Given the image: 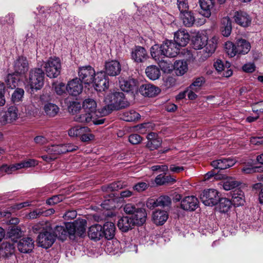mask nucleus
<instances>
[{"label": "nucleus", "instance_id": "aec40b11", "mask_svg": "<svg viewBox=\"0 0 263 263\" xmlns=\"http://www.w3.org/2000/svg\"><path fill=\"white\" fill-rule=\"evenodd\" d=\"M105 73L110 76H117L121 71V66L117 61H111L105 63Z\"/></svg>", "mask_w": 263, "mask_h": 263}, {"label": "nucleus", "instance_id": "f3484780", "mask_svg": "<svg viewBox=\"0 0 263 263\" xmlns=\"http://www.w3.org/2000/svg\"><path fill=\"white\" fill-rule=\"evenodd\" d=\"M139 90L142 95L147 97H155L161 91L159 87L149 83L142 84Z\"/></svg>", "mask_w": 263, "mask_h": 263}, {"label": "nucleus", "instance_id": "5701e85b", "mask_svg": "<svg viewBox=\"0 0 263 263\" xmlns=\"http://www.w3.org/2000/svg\"><path fill=\"white\" fill-rule=\"evenodd\" d=\"M199 4L201 7L200 13L204 17H209L214 7V0H199Z\"/></svg>", "mask_w": 263, "mask_h": 263}, {"label": "nucleus", "instance_id": "412c9836", "mask_svg": "<svg viewBox=\"0 0 263 263\" xmlns=\"http://www.w3.org/2000/svg\"><path fill=\"white\" fill-rule=\"evenodd\" d=\"M236 163V160L231 158L218 159L213 161L211 165L216 169L224 170L233 166Z\"/></svg>", "mask_w": 263, "mask_h": 263}, {"label": "nucleus", "instance_id": "a19ab883", "mask_svg": "<svg viewBox=\"0 0 263 263\" xmlns=\"http://www.w3.org/2000/svg\"><path fill=\"white\" fill-rule=\"evenodd\" d=\"M140 117L135 110H130L124 112L121 115V119L127 122H133L140 119Z\"/></svg>", "mask_w": 263, "mask_h": 263}, {"label": "nucleus", "instance_id": "9d476101", "mask_svg": "<svg viewBox=\"0 0 263 263\" xmlns=\"http://www.w3.org/2000/svg\"><path fill=\"white\" fill-rule=\"evenodd\" d=\"M148 58V53L143 47L136 46L131 51V58L136 63H142Z\"/></svg>", "mask_w": 263, "mask_h": 263}, {"label": "nucleus", "instance_id": "4d7b16f0", "mask_svg": "<svg viewBox=\"0 0 263 263\" xmlns=\"http://www.w3.org/2000/svg\"><path fill=\"white\" fill-rule=\"evenodd\" d=\"M205 82L204 78L202 77L196 78L195 81L190 85V89L197 91Z\"/></svg>", "mask_w": 263, "mask_h": 263}, {"label": "nucleus", "instance_id": "7c9ffc66", "mask_svg": "<svg viewBox=\"0 0 263 263\" xmlns=\"http://www.w3.org/2000/svg\"><path fill=\"white\" fill-rule=\"evenodd\" d=\"M43 110L46 116L52 118L57 116L60 111V108L56 104L50 103H46L43 106Z\"/></svg>", "mask_w": 263, "mask_h": 263}, {"label": "nucleus", "instance_id": "9b49d317", "mask_svg": "<svg viewBox=\"0 0 263 263\" xmlns=\"http://www.w3.org/2000/svg\"><path fill=\"white\" fill-rule=\"evenodd\" d=\"M29 69V63L27 58L23 56L18 57L13 63L14 72L18 74H25Z\"/></svg>", "mask_w": 263, "mask_h": 263}, {"label": "nucleus", "instance_id": "4be33fe9", "mask_svg": "<svg viewBox=\"0 0 263 263\" xmlns=\"http://www.w3.org/2000/svg\"><path fill=\"white\" fill-rule=\"evenodd\" d=\"M119 84L121 89L125 92L133 91L137 88V81L134 79H121Z\"/></svg>", "mask_w": 263, "mask_h": 263}, {"label": "nucleus", "instance_id": "e2e57ef3", "mask_svg": "<svg viewBox=\"0 0 263 263\" xmlns=\"http://www.w3.org/2000/svg\"><path fill=\"white\" fill-rule=\"evenodd\" d=\"M60 151V145H52L47 147L46 149V152L52 155L61 154Z\"/></svg>", "mask_w": 263, "mask_h": 263}, {"label": "nucleus", "instance_id": "338daca9", "mask_svg": "<svg viewBox=\"0 0 263 263\" xmlns=\"http://www.w3.org/2000/svg\"><path fill=\"white\" fill-rule=\"evenodd\" d=\"M149 186V184L143 182H140L136 183L134 186V190L141 192L146 190Z\"/></svg>", "mask_w": 263, "mask_h": 263}, {"label": "nucleus", "instance_id": "f704fd0d", "mask_svg": "<svg viewBox=\"0 0 263 263\" xmlns=\"http://www.w3.org/2000/svg\"><path fill=\"white\" fill-rule=\"evenodd\" d=\"M232 28V21L230 18L228 16L224 17L222 20V34L224 36L228 37L231 33Z\"/></svg>", "mask_w": 263, "mask_h": 263}, {"label": "nucleus", "instance_id": "58836bf2", "mask_svg": "<svg viewBox=\"0 0 263 263\" xmlns=\"http://www.w3.org/2000/svg\"><path fill=\"white\" fill-rule=\"evenodd\" d=\"M21 112L24 116L34 117L37 113L36 108L32 103L23 105L21 107Z\"/></svg>", "mask_w": 263, "mask_h": 263}, {"label": "nucleus", "instance_id": "2f4dec72", "mask_svg": "<svg viewBox=\"0 0 263 263\" xmlns=\"http://www.w3.org/2000/svg\"><path fill=\"white\" fill-rule=\"evenodd\" d=\"M237 47V54H245L247 53L250 50L251 45L249 42L245 39H240L238 40L236 43Z\"/></svg>", "mask_w": 263, "mask_h": 263}, {"label": "nucleus", "instance_id": "2eb2a0df", "mask_svg": "<svg viewBox=\"0 0 263 263\" xmlns=\"http://www.w3.org/2000/svg\"><path fill=\"white\" fill-rule=\"evenodd\" d=\"M146 146L151 151L158 149L162 144V140L157 133L151 132L147 136Z\"/></svg>", "mask_w": 263, "mask_h": 263}, {"label": "nucleus", "instance_id": "09e8293b", "mask_svg": "<svg viewBox=\"0 0 263 263\" xmlns=\"http://www.w3.org/2000/svg\"><path fill=\"white\" fill-rule=\"evenodd\" d=\"M224 50L226 53L231 57H234L237 54L236 45H235L232 42L228 41L224 44Z\"/></svg>", "mask_w": 263, "mask_h": 263}, {"label": "nucleus", "instance_id": "bb28decb", "mask_svg": "<svg viewBox=\"0 0 263 263\" xmlns=\"http://www.w3.org/2000/svg\"><path fill=\"white\" fill-rule=\"evenodd\" d=\"M135 225L130 216H124L120 218L117 226L122 232H127Z\"/></svg>", "mask_w": 263, "mask_h": 263}, {"label": "nucleus", "instance_id": "4c0bfd02", "mask_svg": "<svg viewBox=\"0 0 263 263\" xmlns=\"http://www.w3.org/2000/svg\"><path fill=\"white\" fill-rule=\"evenodd\" d=\"M155 181L157 184L161 185L173 184L176 182V180L171 175L166 176L165 175L160 174L156 177Z\"/></svg>", "mask_w": 263, "mask_h": 263}, {"label": "nucleus", "instance_id": "39448f33", "mask_svg": "<svg viewBox=\"0 0 263 263\" xmlns=\"http://www.w3.org/2000/svg\"><path fill=\"white\" fill-rule=\"evenodd\" d=\"M218 192L215 189L204 190L200 196L202 203L208 206H213L217 204L219 200Z\"/></svg>", "mask_w": 263, "mask_h": 263}, {"label": "nucleus", "instance_id": "cd10ccee", "mask_svg": "<svg viewBox=\"0 0 263 263\" xmlns=\"http://www.w3.org/2000/svg\"><path fill=\"white\" fill-rule=\"evenodd\" d=\"M151 55L156 61H160L165 57V52L162 47V44H155L151 48Z\"/></svg>", "mask_w": 263, "mask_h": 263}, {"label": "nucleus", "instance_id": "f8f14e48", "mask_svg": "<svg viewBox=\"0 0 263 263\" xmlns=\"http://www.w3.org/2000/svg\"><path fill=\"white\" fill-rule=\"evenodd\" d=\"M83 88L82 82L77 78L69 81L66 86V89L69 95L74 96L81 93Z\"/></svg>", "mask_w": 263, "mask_h": 263}, {"label": "nucleus", "instance_id": "20e7f679", "mask_svg": "<svg viewBox=\"0 0 263 263\" xmlns=\"http://www.w3.org/2000/svg\"><path fill=\"white\" fill-rule=\"evenodd\" d=\"M79 79L85 84L89 85L93 83L96 72L94 68L90 65L80 66L78 70Z\"/></svg>", "mask_w": 263, "mask_h": 263}, {"label": "nucleus", "instance_id": "a878e982", "mask_svg": "<svg viewBox=\"0 0 263 263\" xmlns=\"http://www.w3.org/2000/svg\"><path fill=\"white\" fill-rule=\"evenodd\" d=\"M83 108L85 112H88L97 116H98V114L101 115L100 113L101 111H97V103L92 99H86L83 103Z\"/></svg>", "mask_w": 263, "mask_h": 263}, {"label": "nucleus", "instance_id": "3c124183", "mask_svg": "<svg viewBox=\"0 0 263 263\" xmlns=\"http://www.w3.org/2000/svg\"><path fill=\"white\" fill-rule=\"evenodd\" d=\"M24 95V90L22 88H16L11 95V101L14 103L20 102L22 101Z\"/></svg>", "mask_w": 263, "mask_h": 263}, {"label": "nucleus", "instance_id": "8fccbe9b", "mask_svg": "<svg viewBox=\"0 0 263 263\" xmlns=\"http://www.w3.org/2000/svg\"><path fill=\"white\" fill-rule=\"evenodd\" d=\"M54 235L62 240H64L67 237L65 227L61 226H57L54 229Z\"/></svg>", "mask_w": 263, "mask_h": 263}, {"label": "nucleus", "instance_id": "de8ad7c7", "mask_svg": "<svg viewBox=\"0 0 263 263\" xmlns=\"http://www.w3.org/2000/svg\"><path fill=\"white\" fill-rule=\"evenodd\" d=\"M16 170L22 168H28L32 166H35L37 164V162L34 159H28L24 160L21 162L15 164Z\"/></svg>", "mask_w": 263, "mask_h": 263}, {"label": "nucleus", "instance_id": "c03bdc74", "mask_svg": "<svg viewBox=\"0 0 263 263\" xmlns=\"http://www.w3.org/2000/svg\"><path fill=\"white\" fill-rule=\"evenodd\" d=\"M216 47L217 43L214 38L210 40L207 39V42L204 46V51H205V53L207 54L205 56L209 57L214 53L216 50Z\"/></svg>", "mask_w": 263, "mask_h": 263}, {"label": "nucleus", "instance_id": "c9c22d12", "mask_svg": "<svg viewBox=\"0 0 263 263\" xmlns=\"http://www.w3.org/2000/svg\"><path fill=\"white\" fill-rule=\"evenodd\" d=\"M145 73L147 77L152 80L159 79L161 75L159 68L155 65L147 67L145 69Z\"/></svg>", "mask_w": 263, "mask_h": 263}, {"label": "nucleus", "instance_id": "0eeeda50", "mask_svg": "<svg viewBox=\"0 0 263 263\" xmlns=\"http://www.w3.org/2000/svg\"><path fill=\"white\" fill-rule=\"evenodd\" d=\"M94 78L93 86L98 91H105L109 87V79L104 71L97 72Z\"/></svg>", "mask_w": 263, "mask_h": 263}, {"label": "nucleus", "instance_id": "7ed1b4c3", "mask_svg": "<svg viewBox=\"0 0 263 263\" xmlns=\"http://www.w3.org/2000/svg\"><path fill=\"white\" fill-rule=\"evenodd\" d=\"M46 75L50 78H55L60 74L61 69V61L59 58H49L46 62H43Z\"/></svg>", "mask_w": 263, "mask_h": 263}, {"label": "nucleus", "instance_id": "774afa93", "mask_svg": "<svg viewBox=\"0 0 263 263\" xmlns=\"http://www.w3.org/2000/svg\"><path fill=\"white\" fill-rule=\"evenodd\" d=\"M53 85L54 90L58 95H61L65 92L66 87L64 83L62 82L57 83H54Z\"/></svg>", "mask_w": 263, "mask_h": 263}, {"label": "nucleus", "instance_id": "bf43d9fd", "mask_svg": "<svg viewBox=\"0 0 263 263\" xmlns=\"http://www.w3.org/2000/svg\"><path fill=\"white\" fill-rule=\"evenodd\" d=\"M15 171H16L15 164L10 165L4 164L0 166V175H3L4 173L11 174Z\"/></svg>", "mask_w": 263, "mask_h": 263}, {"label": "nucleus", "instance_id": "37998d69", "mask_svg": "<svg viewBox=\"0 0 263 263\" xmlns=\"http://www.w3.org/2000/svg\"><path fill=\"white\" fill-rule=\"evenodd\" d=\"M208 37L206 35L197 34L193 41L194 48L195 49L202 48L207 42Z\"/></svg>", "mask_w": 263, "mask_h": 263}, {"label": "nucleus", "instance_id": "6ab92c4d", "mask_svg": "<svg viewBox=\"0 0 263 263\" xmlns=\"http://www.w3.org/2000/svg\"><path fill=\"white\" fill-rule=\"evenodd\" d=\"M198 206V199L194 196L185 197L181 202V208L185 211H194Z\"/></svg>", "mask_w": 263, "mask_h": 263}, {"label": "nucleus", "instance_id": "6e6552de", "mask_svg": "<svg viewBox=\"0 0 263 263\" xmlns=\"http://www.w3.org/2000/svg\"><path fill=\"white\" fill-rule=\"evenodd\" d=\"M235 23L242 27H248L252 22V17L246 11L237 10L234 12L233 17Z\"/></svg>", "mask_w": 263, "mask_h": 263}, {"label": "nucleus", "instance_id": "f03ea898", "mask_svg": "<svg viewBox=\"0 0 263 263\" xmlns=\"http://www.w3.org/2000/svg\"><path fill=\"white\" fill-rule=\"evenodd\" d=\"M44 71L41 68H34L31 69L29 72L28 78L26 79L27 83L32 89L40 90L44 85Z\"/></svg>", "mask_w": 263, "mask_h": 263}, {"label": "nucleus", "instance_id": "a18cd8bd", "mask_svg": "<svg viewBox=\"0 0 263 263\" xmlns=\"http://www.w3.org/2000/svg\"><path fill=\"white\" fill-rule=\"evenodd\" d=\"M88 130L89 128L87 127H74L69 130L68 135L71 137H80L83 132Z\"/></svg>", "mask_w": 263, "mask_h": 263}, {"label": "nucleus", "instance_id": "c756f323", "mask_svg": "<svg viewBox=\"0 0 263 263\" xmlns=\"http://www.w3.org/2000/svg\"><path fill=\"white\" fill-rule=\"evenodd\" d=\"M168 215L167 212L163 210L156 211L153 213V219L154 222L158 226H161L168 219Z\"/></svg>", "mask_w": 263, "mask_h": 263}, {"label": "nucleus", "instance_id": "4468645a", "mask_svg": "<svg viewBox=\"0 0 263 263\" xmlns=\"http://www.w3.org/2000/svg\"><path fill=\"white\" fill-rule=\"evenodd\" d=\"M18 115L17 107L15 105L10 106L1 119V122L4 124L11 123L17 119Z\"/></svg>", "mask_w": 263, "mask_h": 263}, {"label": "nucleus", "instance_id": "49530a36", "mask_svg": "<svg viewBox=\"0 0 263 263\" xmlns=\"http://www.w3.org/2000/svg\"><path fill=\"white\" fill-rule=\"evenodd\" d=\"M161 69L164 73H170L173 68V65L170 61L165 60L163 59L157 61Z\"/></svg>", "mask_w": 263, "mask_h": 263}, {"label": "nucleus", "instance_id": "13d9d810", "mask_svg": "<svg viewBox=\"0 0 263 263\" xmlns=\"http://www.w3.org/2000/svg\"><path fill=\"white\" fill-rule=\"evenodd\" d=\"M239 185V182L233 180H229L224 182L223 189L226 191L233 190Z\"/></svg>", "mask_w": 263, "mask_h": 263}, {"label": "nucleus", "instance_id": "603ef678", "mask_svg": "<svg viewBox=\"0 0 263 263\" xmlns=\"http://www.w3.org/2000/svg\"><path fill=\"white\" fill-rule=\"evenodd\" d=\"M17 82L18 80L14 77L13 74H8L5 79L8 87L11 89H14L16 87Z\"/></svg>", "mask_w": 263, "mask_h": 263}, {"label": "nucleus", "instance_id": "f257e3e1", "mask_svg": "<svg viewBox=\"0 0 263 263\" xmlns=\"http://www.w3.org/2000/svg\"><path fill=\"white\" fill-rule=\"evenodd\" d=\"M104 102L106 105L101 108L100 112L102 116L107 115L114 110H119L129 106L124 94L119 91L107 95L104 98Z\"/></svg>", "mask_w": 263, "mask_h": 263}, {"label": "nucleus", "instance_id": "052dcab7", "mask_svg": "<svg viewBox=\"0 0 263 263\" xmlns=\"http://www.w3.org/2000/svg\"><path fill=\"white\" fill-rule=\"evenodd\" d=\"M177 6L180 13L189 11V5L187 0H177Z\"/></svg>", "mask_w": 263, "mask_h": 263}, {"label": "nucleus", "instance_id": "b1692460", "mask_svg": "<svg viewBox=\"0 0 263 263\" xmlns=\"http://www.w3.org/2000/svg\"><path fill=\"white\" fill-rule=\"evenodd\" d=\"M102 226L99 224L91 226L88 232L89 237L95 241H98L103 237Z\"/></svg>", "mask_w": 263, "mask_h": 263}, {"label": "nucleus", "instance_id": "ddd939ff", "mask_svg": "<svg viewBox=\"0 0 263 263\" xmlns=\"http://www.w3.org/2000/svg\"><path fill=\"white\" fill-rule=\"evenodd\" d=\"M166 57L173 58L177 55L180 47L172 40H165L162 44Z\"/></svg>", "mask_w": 263, "mask_h": 263}, {"label": "nucleus", "instance_id": "864d4df0", "mask_svg": "<svg viewBox=\"0 0 263 263\" xmlns=\"http://www.w3.org/2000/svg\"><path fill=\"white\" fill-rule=\"evenodd\" d=\"M14 247L13 245L8 243H3L1 247V249L6 256H8L11 255L14 252Z\"/></svg>", "mask_w": 263, "mask_h": 263}, {"label": "nucleus", "instance_id": "dca6fc26", "mask_svg": "<svg viewBox=\"0 0 263 263\" xmlns=\"http://www.w3.org/2000/svg\"><path fill=\"white\" fill-rule=\"evenodd\" d=\"M190 41V35L185 29H180L174 33V42L179 47L185 46Z\"/></svg>", "mask_w": 263, "mask_h": 263}, {"label": "nucleus", "instance_id": "680f3d73", "mask_svg": "<svg viewBox=\"0 0 263 263\" xmlns=\"http://www.w3.org/2000/svg\"><path fill=\"white\" fill-rule=\"evenodd\" d=\"M242 172L245 174H252L255 172H263V167L260 166H245L242 168Z\"/></svg>", "mask_w": 263, "mask_h": 263}, {"label": "nucleus", "instance_id": "393cba45", "mask_svg": "<svg viewBox=\"0 0 263 263\" xmlns=\"http://www.w3.org/2000/svg\"><path fill=\"white\" fill-rule=\"evenodd\" d=\"M147 214L144 209L138 208L133 215L130 216L135 225L141 226L146 221Z\"/></svg>", "mask_w": 263, "mask_h": 263}, {"label": "nucleus", "instance_id": "a211bd4d", "mask_svg": "<svg viewBox=\"0 0 263 263\" xmlns=\"http://www.w3.org/2000/svg\"><path fill=\"white\" fill-rule=\"evenodd\" d=\"M17 246L18 251L21 253H28L34 248V241L30 237H24L19 240Z\"/></svg>", "mask_w": 263, "mask_h": 263}, {"label": "nucleus", "instance_id": "0e129e2a", "mask_svg": "<svg viewBox=\"0 0 263 263\" xmlns=\"http://www.w3.org/2000/svg\"><path fill=\"white\" fill-rule=\"evenodd\" d=\"M62 200L63 196L62 195H55L48 198L46 200V203L49 205H52L60 202Z\"/></svg>", "mask_w": 263, "mask_h": 263}, {"label": "nucleus", "instance_id": "72a5a7b5", "mask_svg": "<svg viewBox=\"0 0 263 263\" xmlns=\"http://www.w3.org/2000/svg\"><path fill=\"white\" fill-rule=\"evenodd\" d=\"M180 16L184 25L187 27H191L195 23V17L193 13L191 11H187L180 13Z\"/></svg>", "mask_w": 263, "mask_h": 263}, {"label": "nucleus", "instance_id": "1a4fd4ad", "mask_svg": "<svg viewBox=\"0 0 263 263\" xmlns=\"http://www.w3.org/2000/svg\"><path fill=\"white\" fill-rule=\"evenodd\" d=\"M55 240V236L52 233L45 231L40 233L37 237L39 246L44 248H50Z\"/></svg>", "mask_w": 263, "mask_h": 263}, {"label": "nucleus", "instance_id": "e433bc0d", "mask_svg": "<svg viewBox=\"0 0 263 263\" xmlns=\"http://www.w3.org/2000/svg\"><path fill=\"white\" fill-rule=\"evenodd\" d=\"M232 196V204H233L235 206H239L243 205L245 198L243 193L241 191H234Z\"/></svg>", "mask_w": 263, "mask_h": 263}, {"label": "nucleus", "instance_id": "69168bd1", "mask_svg": "<svg viewBox=\"0 0 263 263\" xmlns=\"http://www.w3.org/2000/svg\"><path fill=\"white\" fill-rule=\"evenodd\" d=\"M83 133L80 137L82 141L88 142L94 139L95 136L89 133V129Z\"/></svg>", "mask_w": 263, "mask_h": 263}, {"label": "nucleus", "instance_id": "79ce46f5", "mask_svg": "<svg viewBox=\"0 0 263 263\" xmlns=\"http://www.w3.org/2000/svg\"><path fill=\"white\" fill-rule=\"evenodd\" d=\"M218 208L220 213H227L232 206L231 200L226 198H219Z\"/></svg>", "mask_w": 263, "mask_h": 263}, {"label": "nucleus", "instance_id": "c85d7f7f", "mask_svg": "<svg viewBox=\"0 0 263 263\" xmlns=\"http://www.w3.org/2000/svg\"><path fill=\"white\" fill-rule=\"evenodd\" d=\"M103 237L107 240L112 239L115 235L116 227L111 222H105L102 227Z\"/></svg>", "mask_w": 263, "mask_h": 263}, {"label": "nucleus", "instance_id": "473e14b6", "mask_svg": "<svg viewBox=\"0 0 263 263\" xmlns=\"http://www.w3.org/2000/svg\"><path fill=\"white\" fill-rule=\"evenodd\" d=\"M173 67L176 74L178 76H183L188 69L187 64L183 60L176 61Z\"/></svg>", "mask_w": 263, "mask_h": 263}, {"label": "nucleus", "instance_id": "5fc2aeb1", "mask_svg": "<svg viewBox=\"0 0 263 263\" xmlns=\"http://www.w3.org/2000/svg\"><path fill=\"white\" fill-rule=\"evenodd\" d=\"M157 203L159 206H168L171 204V199L166 195L161 196L157 199Z\"/></svg>", "mask_w": 263, "mask_h": 263}, {"label": "nucleus", "instance_id": "423d86ee", "mask_svg": "<svg viewBox=\"0 0 263 263\" xmlns=\"http://www.w3.org/2000/svg\"><path fill=\"white\" fill-rule=\"evenodd\" d=\"M74 120L78 122L82 123H89L92 122L95 125H100L104 123L105 118L98 117L93 114L85 112L84 114L77 115L74 117Z\"/></svg>", "mask_w": 263, "mask_h": 263}, {"label": "nucleus", "instance_id": "6e6d98bb", "mask_svg": "<svg viewBox=\"0 0 263 263\" xmlns=\"http://www.w3.org/2000/svg\"><path fill=\"white\" fill-rule=\"evenodd\" d=\"M67 236H69L70 239H73L76 235L74 221L72 223H67L65 225Z\"/></svg>", "mask_w": 263, "mask_h": 263}, {"label": "nucleus", "instance_id": "ea45409f", "mask_svg": "<svg viewBox=\"0 0 263 263\" xmlns=\"http://www.w3.org/2000/svg\"><path fill=\"white\" fill-rule=\"evenodd\" d=\"M86 220L79 219L74 221L76 235L83 237L86 232Z\"/></svg>", "mask_w": 263, "mask_h": 263}]
</instances>
